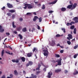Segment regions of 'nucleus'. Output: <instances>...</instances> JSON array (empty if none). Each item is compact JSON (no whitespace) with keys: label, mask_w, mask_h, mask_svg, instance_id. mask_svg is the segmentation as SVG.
Here are the masks:
<instances>
[{"label":"nucleus","mask_w":78,"mask_h":78,"mask_svg":"<svg viewBox=\"0 0 78 78\" xmlns=\"http://www.w3.org/2000/svg\"><path fill=\"white\" fill-rule=\"evenodd\" d=\"M32 51H33V53H35V56L36 57L37 56L36 55V54L38 52V50L37 49V48H34L32 50Z\"/></svg>","instance_id":"nucleus-1"},{"label":"nucleus","mask_w":78,"mask_h":78,"mask_svg":"<svg viewBox=\"0 0 78 78\" xmlns=\"http://www.w3.org/2000/svg\"><path fill=\"white\" fill-rule=\"evenodd\" d=\"M46 50H43V51H44V56H47L48 55V50H47V48H46Z\"/></svg>","instance_id":"nucleus-2"},{"label":"nucleus","mask_w":78,"mask_h":78,"mask_svg":"<svg viewBox=\"0 0 78 78\" xmlns=\"http://www.w3.org/2000/svg\"><path fill=\"white\" fill-rule=\"evenodd\" d=\"M61 61H62V58H60L58 60V61H56V62H58V66H61V64H62Z\"/></svg>","instance_id":"nucleus-3"},{"label":"nucleus","mask_w":78,"mask_h":78,"mask_svg":"<svg viewBox=\"0 0 78 78\" xmlns=\"http://www.w3.org/2000/svg\"><path fill=\"white\" fill-rule=\"evenodd\" d=\"M53 75V73H52V72H49L48 73L47 76V78H51V75Z\"/></svg>","instance_id":"nucleus-4"},{"label":"nucleus","mask_w":78,"mask_h":78,"mask_svg":"<svg viewBox=\"0 0 78 78\" xmlns=\"http://www.w3.org/2000/svg\"><path fill=\"white\" fill-rule=\"evenodd\" d=\"M7 6L9 8H12L13 5L12 4H10L9 3H7Z\"/></svg>","instance_id":"nucleus-5"},{"label":"nucleus","mask_w":78,"mask_h":78,"mask_svg":"<svg viewBox=\"0 0 78 78\" xmlns=\"http://www.w3.org/2000/svg\"><path fill=\"white\" fill-rule=\"evenodd\" d=\"M73 20L75 21V23H78V17H75L73 19Z\"/></svg>","instance_id":"nucleus-6"},{"label":"nucleus","mask_w":78,"mask_h":78,"mask_svg":"<svg viewBox=\"0 0 78 78\" xmlns=\"http://www.w3.org/2000/svg\"><path fill=\"white\" fill-rule=\"evenodd\" d=\"M50 44L51 46H54V45L56 44L55 41L54 40H52L51 42L50 43Z\"/></svg>","instance_id":"nucleus-7"},{"label":"nucleus","mask_w":78,"mask_h":78,"mask_svg":"<svg viewBox=\"0 0 78 78\" xmlns=\"http://www.w3.org/2000/svg\"><path fill=\"white\" fill-rule=\"evenodd\" d=\"M31 77H27L26 78H37V76L36 75H34L33 74H31Z\"/></svg>","instance_id":"nucleus-8"},{"label":"nucleus","mask_w":78,"mask_h":78,"mask_svg":"<svg viewBox=\"0 0 78 78\" xmlns=\"http://www.w3.org/2000/svg\"><path fill=\"white\" fill-rule=\"evenodd\" d=\"M5 31V29L3 28V27L1 25H0V33H3Z\"/></svg>","instance_id":"nucleus-9"},{"label":"nucleus","mask_w":78,"mask_h":78,"mask_svg":"<svg viewBox=\"0 0 78 78\" xmlns=\"http://www.w3.org/2000/svg\"><path fill=\"white\" fill-rule=\"evenodd\" d=\"M32 55H33V53L32 52L29 53L27 54V56L28 57H31L32 56Z\"/></svg>","instance_id":"nucleus-10"},{"label":"nucleus","mask_w":78,"mask_h":78,"mask_svg":"<svg viewBox=\"0 0 78 78\" xmlns=\"http://www.w3.org/2000/svg\"><path fill=\"white\" fill-rule=\"evenodd\" d=\"M27 8L28 9H32L33 8V6L31 4H29Z\"/></svg>","instance_id":"nucleus-11"},{"label":"nucleus","mask_w":78,"mask_h":78,"mask_svg":"<svg viewBox=\"0 0 78 78\" xmlns=\"http://www.w3.org/2000/svg\"><path fill=\"white\" fill-rule=\"evenodd\" d=\"M56 2H57V1H56V0H55L51 2H49L48 3V5H53V4H55V3H56Z\"/></svg>","instance_id":"nucleus-12"},{"label":"nucleus","mask_w":78,"mask_h":78,"mask_svg":"<svg viewBox=\"0 0 78 78\" xmlns=\"http://www.w3.org/2000/svg\"><path fill=\"white\" fill-rule=\"evenodd\" d=\"M61 71V69H56L55 70V73H59Z\"/></svg>","instance_id":"nucleus-13"},{"label":"nucleus","mask_w":78,"mask_h":78,"mask_svg":"<svg viewBox=\"0 0 78 78\" xmlns=\"http://www.w3.org/2000/svg\"><path fill=\"white\" fill-rule=\"evenodd\" d=\"M38 17L35 16L34 17V18H33V21H34V22H35V21H36V20H37V19H38Z\"/></svg>","instance_id":"nucleus-14"},{"label":"nucleus","mask_w":78,"mask_h":78,"mask_svg":"<svg viewBox=\"0 0 78 78\" xmlns=\"http://www.w3.org/2000/svg\"><path fill=\"white\" fill-rule=\"evenodd\" d=\"M12 61L13 62H16V63H18L19 62V61L18 60H16L15 59H13L12 60Z\"/></svg>","instance_id":"nucleus-15"},{"label":"nucleus","mask_w":78,"mask_h":78,"mask_svg":"<svg viewBox=\"0 0 78 78\" xmlns=\"http://www.w3.org/2000/svg\"><path fill=\"white\" fill-rule=\"evenodd\" d=\"M73 6V5H69L67 6L66 8L67 9H71Z\"/></svg>","instance_id":"nucleus-16"},{"label":"nucleus","mask_w":78,"mask_h":78,"mask_svg":"<svg viewBox=\"0 0 78 78\" xmlns=\"http://www.w3.org/2000/svg\"><path fill=\"white\" fill-rule=\"evenodd\" d=\"M77 5V4L76 3H75L73 5V7L72 9H75L76 8V6Z\"/></svg>","instance_id":"nucleus-17"},{"label":"nucleus","mask_w":78,"mask_h":78,"mask_svg":"<svg viewBox=\"0 0 78 78\" xmlns=\"http://www.w3.org/2000/svg\"><path fill=\"white\" fill-rule=\"evenodd\" d=\"M9 12H11L12 13H13L14 12H16V10H9Z\"/></svg>","instance_id":"nucleus-18"},{"label":"nucleus","mask_w":78,"mask_h":78,"mask_svg":"<svg viewBox=\"0 0 78 78\" xmlns=\"http://www.w3.org/2000/svg\"><path fill=\"white\" fill-rule=\"evenodd\" d=\"M66 10V9L65 8L62 7L61 9V11H62L64 12V11H65Z\"/></svg>","instance_id":"nucleus-19"},{"label":"nucleus","mask_w":78,"mask_h":78,"mask_svg":"<svg viewBox=\"0 0 78 78\" xmlns=\"http://www.w3.org/2000/svg\"><path fill=\"white\" fill-rule=\"evenodd\" d=\"M21 60L23 61V62H25V58L24 57H21Z\"/></svg>","instance_id":"nucleus-20"},{"label":"nucleus","mask_w":78,"mask_h":78,"mask_svg":"<svg viewBox=\"0 0 78 78\" xmlns=\"http://www.w3.org/2000/svg\"><path fill=\"white\" fill-rule=\"evenodd\" d=\"M14 75H18V73H17V71L16 70H15L14 71Z\"/></svg>","instance_id":"nucleus-21"},{"label":"nucleus","mask_w":78,"mask_h":78,"mask_svg":"<svg viewBox=\"0 0 78 78\" xmlns=\"http://www.w3.org/2000/svg\"><path fill=\"white\" fill-rule=\"evenodd\" d=\"M22 31L23 32H25L26 31H27V28L26 27L23 28L22 29Z\"/></svg>","instance_id":"nucleus-22"},{"label":"nucleus","mask_w":78,"mask_h":78,"mask_svg":"<svg viewBox=\"0 0 78 78\" xmlns=\"http://www.w3.org/2000/svg\"><path fill=\"white\" fill-rule=\"evenodd\" d=\"M73 33L74 34H76V29L75 28L74 29Z\"/></svg>","instance_id":"nucleus-23"},{"label":"nucleus","mask_w":78,"mask_h":78,"mask_svg":"<svg viewBox=\"0 0 78 78\" xmlns=\"http://www.w3.org/2000/svg\"><path fill=\"white\" fill-rule=\"evenodd\" d=\"M12 25L13 28H16V26L14 25V22H12Z\"/></svg>","instance_id":"nucleus-24"},{"label":"nucleus","mask_w":78,"mask_h":78,"mask_svg":"<svg viewBox=\"0 0 78 78\" xmlns=\"http://www.w3.org/2000/svg\"><path fill=\"white\" fill-rule=\"evenodd\" d=\"M42 9H45V6L44 4L43 5Z\"/></svg>","instance_id":"nucleus-25"},{"label":"nucleus","mask_w":78,"mask_h":78,"mask_svg":"<svg viewBox=\"0 0 78 78\" xmlns=\"http://www.w3.org/2000/svg\"><path fill=\"white\" fill-rule=\"evenodd\" d=\"M68 36L69 37L70 39H72V35H71V34H69Z\"/></svg>","instance_id":"nucleus-26"},{"label":"nucleus","mask_w":78,"mask_h":78,"mask_svg":"<svg viewBox=\"0 0 78 78\" xmlns=\"http://www.w3.org/2000/svg\"><path fill=\"white\" fill-rule=\"evenodd\" d=\"M1 56H3V55H4V50H2V52H1Z\"/></svg>","instance_id":"nucleus-27"},{"label":"nucleus","mask_w":78,"mask_h":78,"mask_svg":"<svg viewBox=\"0 0 78 78\" xmlns=\"http://www.w3.org/2000/svg\"><path fill=\"white\" fill-rule=\"evenodd\" d=\"M29 64L30 65V66H31L33 64V62L31 61L29 62Z\"/></svg>","instance_id":"nucleus-28"},{"label":"nucleus","mask_w":78,"mask_h":78,"mask_svg":"<svg viewBox=\"0 0 78 78\" xmlns=\"http://www.w3.org/2000/svg\"><path fill=\"white\" fill-rule=\"evenodd\" d=\"M77 74H78V71L76 70V72L73 73V75H76Z\"/></svg>","instance_id":"nucleus-29"},{"label":"nucleus","mask_w":78,"mask_h":78,"mask_svg":"<svg viewBox=\"0 0 78 78\" xmlns=\"http://www.w3.org/2000/svg\"><path fill=\"white\" fill-rule=\"evenodd\" d=\"M19 36L20 37V39H22L23 37H22V35L20 34H19Z\"/></svg>","instance_id":"nucleus-30"},{"label":"nucleus","mask_w":78,"mask_h":78,"mask_svg":"<svg viewBox=\"0 0 78 78\" xmlns=\"http://www.w3.org/2000/svg\"><path fill=\"white\" fill-rule=\"evenodd\" d=\"M27 16H31V13L28 12L27 13Z\"/></svg>","instance_id":"nucleus-31"},{"label":"nucleus","mask_w":78,"mask_h":78,"mask_svg":"<svg viewBox=\"0 0 78 78\" xmlns=\"http://www.w3.org/2000/svg\"><path fill=\"white\" fill-rule=\"evenodd\" d=\"M38 20H39V22H42V17H40L39 19Z\"/></svg>","instance_id":"nucleus-32"},{"label":"nucleus","mask_w":78,"mask_h":78,"mask_svg":"<svg viewBox=\"0 0 78 78\" xmlns=\"http://www.w3.org/2000/svg\"><path fill=\"white\" fill-rule=\"evenodd\" d=\"M56 37H61V35H59V34H57L56 35Z\"/></svg>","instance_id":"nucleus-33"},{"label":"nucleus","mask_w":78,"mask_h":78,"mask_svg":"<svg viewBox=\"0 0 78 78\" xmlns=\"http://www.w3.org/2000/svg\"><path fill=\"white\" fill-rule=\"evenodd\" d=\"M62 30L63 31L64 33H66V29L65 28H62Z\"/></svg>","instance_id":"nucleus-34"},{"label":"nucleus","mask_w":78,"mask_h":78,"mask_svg":"<svg viewBox=\"0 0 78 78\" xmlns=\"http://www.w3.org/2000/svg\"><path fill=\"white\" fill-rule=\"evenodd\" d=\"M67 43L68 45H70L71 44V42L70 41H67Z\"/></svg>","instance_id":"nucleus-35"},{"label":"nucleus","mask_w":78,"mask_h":78,"mask_svg":"<svg viewBox=\"0 0 78 78\" xmlns=\"http://www.w3.org/2000/svg\"><path fill=\"white\" fill-rule=\"evenodd\" d=\"M7 16H11V13H8L7 14Z\"/></svg>","instance_id":"nucleus-36"},{"label":"nucleus","mask_w":78,"mask_h":78,"mask_svg":"<svg viewBox=\"0 0 78 78\" xmlns=\"http://www.w3.org/2000/svg\"><path fill=\"white\" fill-rule=\"evenodd\" d=\"M75 27L74 26H72L71 27H70V29L71 30H73V29H74V28Z\"/></svg>","instance_id":"nucleus-37"},{"label":"nucleus","mask_w":78,"mask_h":78,"mask_svg":"<svg viewBox=\"0 0 78 78\" xmlns=\"http://www.w3.org/2000/svg\"><path fill=\"white\" fill-rule=\"evenodd\" d=\"M78 45H77L74 47V49H76L78 48Z\"/></svg>","instance_id":"nucleus-38"},{"label":"nucleus","mask_w":78,"mask_h":78,"mask_svg":"<svg viewBox=\"0 0 78 78\" xmlns=\"http://www.w3.org/2000/svg\"><path fill=\"white\" fill-rule=\"evenodd\" d=\"M56 57H57V58H59V57H60V55H58V54H56Z\"/></svg>","instance_id":"nucleus-39"},{"label":"nucleus","mask_w":78,"mask_h":78,"mask_svg":"<svg viewBox=\"0 0 78 78\" xmlns=\"http://www.w3.org/2000/svg\"><path fill=\"white\" fill-rule=\"evenodd\" d=\"M29 5V4H26L24 5V6L26 7H27H27H28Z\"/></svg>","instance_id":"nucleus-40"},{"label":"nucleus","mask_w":78,"mask_h":78,"mask_svg":"<svg viewBox=\"0 0 78 78\" xmlns=\"http://www.w3.org/2000/svg\"><path fill=\"white\" fill-rule=\"evenodd\" d=\"M54 12L53 11L50 10L48 11L49 13H53Z\"/></svg>","instance_id":"nucleus-41"},{"label":"nucleus","mask_w":78,"mask_h":78,"mask_svg":"<svg viewBox=\"0 0 78 78\" xmlns=\"http://www.w3.org/2000/svg\"><path fill=\"white\" fill-rule=\"evenodd\" d=\"M6 34L7 36H9V35H10V34H9V33L6 32Z\"/></svg>","instance_id":"nucleus-42"},{"label":"nucleus","mask_w":78,"mask_h":78,"mask_svg":"<svg viewBox=\"0 0 78 78\" xmlns=\"http://www.w3.org/2000/svg\"><path fill=\"white\" fill-rule=\"evenodd\" d=\"M41 73V71H37L36 72V75H38Z\"/></svg>","instance_id":"nucleus-43"},{"label":"nucleus","mask_w":78,"mask_h":78,"mask_svg":"<svg viewBox=\"0 0 78 78\" xmlns=\"http://www.w3.org/2000/svg\"><path fill=\"white\" fill-rule=\"evenodd\" d=\"M9 76L11 78H12V77H13V75H12V74H10Z\"/></svg>","instance_id":"nucleus-44"},{"label":"nucleus","mask_w":78,"mask_h":78,"mask_svg":"<svg viewBox=\"0 0 78 78\" xmlns=\"http://www.w3.org/2000/svg\"><path fill=\"white\" fill-rule=\"evenodd\" d=\"M5 8H6V7L5 6H3L1 9L3 11L4 9H5Z\"/></svg>","instance_id":"nucleus-45"},{"label":"nucleus","mask_w":78,"mask_h":78,"mask_svg":"<svg viewBox=\"0 0 78 78\" xmlns=\"http://www.w3.org/2000/svg\"><path fill=\"white\" fill-rule=\"evenodd\" d=\"M51 62H52L53 63H56V61H55V60H53Z\"/></svg>","instance_id":"nucleus-46"},{"label":"nucleus","mask_w":78,"mask_h":78,"mask_svg":"<svg viewBox=\"0 0 78 78\" xmlns=\"http://www.w3.org/2000/svg\"><path fill=\"white\" fill-rule=\"evenodd\" d=\"M20 22H22V21H23V18H20Z\"/></svg>","instance_id":"nucleus-47"},{"label":"nucleus","mask_w":78,"mask_h":78,"mask_svg":"<svg viewBox=\"0 0 78 78\" xmlns=\"http://www.w3.org/2000/svg\"><path fill=\"white\" fill-rule=\"evenodd\" d=\"M5 53H7V54H9V55H11V53L8 52L7 51H5Z\"/></svg>","instance_id":"nucleus-48"},{"label":"nucleus","mask_w":78,"mask_h":78,"mask_svg":"<svg viewBox=\"0 0 78 78\" xmlns=\"http://www.w3.org/2000/svg\"><path fill=\"white\" fill-rule=\"evenodd\" d=\"M77 54H76L74 55V58H76L77 57Z\"/></svg>","instance_id":"nucleus-49"},{"label":"nucleus","mask_w":78,"mask_h":78,"mask_svg":"<svg viewBox=\"0 0 78 78\" xmlns=\"http://www.w3.org/2000/svg\"><path fill=\"white\" fill-rule=\"evenodd\" d=\"M12 19H14V18H15V15H12Z\"/></svg>","instance_id":"nucleus-50"},{"label":"nucleus","mask_w":78,"mask_h":78,"mask_svg":"<svg viewBox=\"0 0 78 78\" xmlns=\"http://www.w3.org/2000/svg\"><path fill=\"white\" fill-rule=\"evenodd\" d=\"M40 70V68L38 67L36 69V70Z\"/></svg>","instance_id":"nucleus-51"},{"label":"nucleus","mask_w":78,"mask_h":78,"mask_svg":"<svg viewBox=\"0 0 78 78\" xmlns=\"http://www.w3.org/2000/svg\"><path fill=\"white\" fill-rule=\"evenodd\" d=\"M8 47L9 48H10V49H11V50H12V48L11 46H9Z\"/></svg>","instance_id":"nucleus-52"},{"label":"nucleus","mask_w":78,"mask_h":78,"mask_svg":"<svg viewBox=\"0 0 78 78\" xmlns=\"http://www.w3.org/2000/svg\"><path fill=\"white\" fill-rule=\"evenodd\" d=\"M70 25V23H67L66 24L67 26H69Z\"/></svg>","instance_id":"nucleus-53"},{"label":"nucleus","mask_w":78,"mask_h":78,"mask_svg":"<svg viewBox=\"0 0 78 78\" xmlns=\"http://www.w3.org/2000/svg\"><path fill=\"white\" fill-rule=\"evenodd\" d=\"M41 65H42V66H43L45 67V65H44V64H43V63L42 62H41Z\"/></svg>","instance_id":"nucleus-54"},{"label":"nucleus","mask_w":78,"mask_h":78,"mask_svg":"<svg viewBox=\"0 0 78 78\" xmlns=\"http://www.w3.org/2000/svg\"><path fill=\"white\" fill-rule=\"evenodd\" d=\"M63 52H64V51H63V50H61L60 51V52L61 53H63Z\"/></svg>","instance_id":"nucleus-55"},{"label":"nucleus","mask_w":78,"mask_h":78,"mask_svg":"<svg viewBox=\"0 0 78 78\" xmlns=\"http://www.w3.org/2000/svg\"><path fill=\"white\" fill-rule=\"evenodd\" d=\"M64 72L65 73H67L68 72V71L67 70H65L64 71Z\"/></svg>","instance_id":"nucleus-56"},{"label":"nucleus","mask_w":78,"mask_h":78,"mask_svg":"<svg viewBox=\"0 0 78 78\" xmlns=\"http://www.w3.org/2000/svg\"><path fill=\"white\" fill-rule=\"evenodd\" d=\"M38 66V67L40 68V67H41V64L39 63Z\"/></svg>","instance_id":"nucleus-57"},{"label":"nucleus","mask_w":78,"mask_h":78,"mask_svg":"<svg viewBox=\"0 0 78 78\" xmlns=\"http://www.w3.org/2000/svg\"><path fill=\"white\" fill-rule=\"evenodd\" d=\"M69 3L71 4V5H73V3H72V2L71 1H69Z\"/></svg>","instance_id":"nucleus-58"},{"label":"nucleus","mask_w":78,"mask_h":78,"mask_svg":"<svg viewBox=\"0 0 78 78\" xmlns=\"http://www.w3.org/2000/svg\"><path fill=\"white\" fill-rule=\"evenodd\" d=\"M34 2L35 3H36V5H37V4L38 3V2H36V1H34Z\"/></svg>","instance_id":"nucleus-59"},{"label":"nucleus","mask_w":78,"mask_h":78,"mask_svg":"<svg viewBox=\"0 0 78 78\" xmlns=\"http://www.w3.org/2000/svg\"><path fill=\"white\" fill-rule=\"evenodd\" d=\"M37 26L38 27L37 29L38 30H40V27L37 25Z\"/></svg>","instance_id":"nucleus-60"},{"label":"nucleus","mask_w":78,"mask_h":78,"mask_svg":"<svg viewBox=\"0 0 78 78\" xmlns=\"http://www.w3.org/2000/svg\"><path fill=\"white\" fill-rule=\"evenodd\" d=\"M6 78V77H5V76L4 75L1 77V78Z\"/></svg>","instance_id":"nucleus-61"},{"label":"nucleus","mask_w":78,"mask_h":78,"mask_svg":"<svg viewBox=\"0 0 78 78\" xmlns=\"http://www.w3.org/2000/svg\"><path fill=\"white\" fill-rule=\"evenodd\" d=\"M30 66V64H29V63H27V64H26V66L27 67H28V66Z\"/></svg>","instance_id":"nucleus-62"},{"label":"nucleus","mask_w":78,"mask_h":78,"mask_svg":"<svg viewBox=\"0 0 78 78\" xmlns=\"http://www.w3.org/2000/svg\"><path fill=\"white\" fill-rule=\"evenodd\" d=\"M37 6H38L40 7V6H41V4H39L37 5Z\"/></svg>","instance_id":"nucleus-63"},{"label":"nucleus","mask_w":78,"mask_h":78,"mask_svg":"<svg viewBox=\"0 0 78 78\" xmlns=\"http://www.w3.org/2000/svg\"><path fill=\"white\" fill-rule=\"evenodd\" d=\"M67 39L69 40V41H70V38L69 37H67Z\"/></svg>","instance_id":"nucleus-64"}]
</instances>
